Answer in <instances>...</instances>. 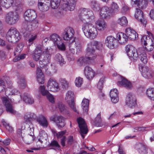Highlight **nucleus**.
<instances>
[{"instance_id": "nucleus-50", "label": "nucleus", "mask_w": 154, "mask_h": 154, "mask_svg": "<svg viewBox=\"0 0 154 154\" xmlns=\"http://www.w3.org/2000/svg\"><path fill=\"white\" fill-rule=\"evenodd\" d=\"M50 146L54 147V149L55 150H60V145L58 142L55 140H54L51 142L50 144Z\"/></svg>"}, {"instance_id": "nucleus-6", "label": "nucleus", "mask_w": 154, "mask_h": 154, "mask_svg": "<svg viewBox=\"0 0 154 154\" xmlns=\"http://www.w3.org/2000/svg\"><path fill=\"white\" fill-rule=\"evenodd\" d=\"M94 56L87 49L85 57H82L79 58L77 60V63L80 66L90 63L96 59Z\"/></svg>"}, {"instance_id": "nucleus-4", "label": "nucleus", "mask_w": 154, "mask_h": 154, "mask_svg": "<svg viewBox=\"0 0 154 154\" xmlns=\"http://www.w3.org/2000/svg\"><path fill=\"white\" fill-rule=\"evenodd\" d=\"M6 38L9 42L15 43L20 39V35L19 32L14 27H11L7 32Z\"/></svg>"}, {"instance_id": "nucleus-44", "label": "nucleus", "mask_w": 154, "mask_h": 154, "mask_svg": "<svg viewBox=\"0 0 154 154\" xmlns=\"http://www.w3.org/2000/svg\"><path fill=\"white\" fill-rule=\"evenodd\" d=\"M146 94L150 99L154 100V90L153 88H150L147 89Z\"/></svg>"}, {"instance_id": "nucleus-49", "label": "nucleus", "mask_w": 154, "mask_h": 154, "mask_svg": "<svg viewBox=\"0 0 154 154\" xmlns=\"http://www.w3.org/2000/svg\"><path fill=\"white\" fill-rule=\"evenodd\" d=\"M95 125L97 127H101L102 124L101 123V114L100 113H99L97 115V117L95 119Z\"/></svg>"}, {"instance_id": "nucleus-53", "label": "nucleus", "mask_w": 154, "mask_h": 154, "mask_svg": "<svg viewBox=\"0 0 154 154\" xmlns=\"http://www.w3.org/2000/svg\"><path fill=\"white\" fill-rule=\"evenodd\" d=\"M6 89V84L4 81L0 79V93L5 91Z\"/></svg>"}, {"instance_id": "nucleus-40", "label": "nucleus", "mask_w": 154, "mask_h": 154, "mask_svg": "<svg viewBox=\"0 0 154 154\" xmlns=\"http://www.w3.org/2000/svg\"><path fill=\"white\" fill-rule=\"evenodd\" d=\"M147 33L149 36L150 38L151 39V40L152 42L151 44L149 46H148L147 47H145V49L146 50L148 51H150L153 50V46L154 41V36L153 34L149 31H147Z\"/></svg>"}, {"instance_id": "nucleus-9", "label": "nucleus", "mask_w": 154, "mask_h": 154, "mask_svg": "<svg viewBox=\"0 0 154 154\" xmlns=\"http://www.w3.org/2000/svg\"><path fill=\"white\" fill-rule=\"evenodd\" d=\"M50 40L53 41L55 46H57L59 49L64 51L65 47L60 37L57 34H52L49 38Z\"/></svg>"}, {"instance_id": "nucleus-19", "label": "nucleus", "mask_w": 154, "mask_h": 154, "mask_svg": "<svg viewBox=\"0 0 154 154\" xmlns=\"http://www.w3.org/2000/svg\"><path fill=\"white\" fill-rule=\"evenodd\" d=\"M113 15V13L109 8L107 7H102L100 11V15L103 19H108Z\"/></svg>"}, {"instance_id": "nucleus-26", "label": "nucleus", "mask_w": 154, "mask_h": 154, "mask_svg": "<svg viewBox=\"0 0 154 154\" xmlns=\"http://www.w3.org/2000/svg\"><path fill=\"white\" fill-rule=\"evenodd\" d=\"M135 148L141 154H147L148 153V148L147 146L142 143H137L135 145Z\"/></svg>"}, {"instance_id": "nucleus-36", "label": "nucleus", "mask_w": 154, "mask_h": 154, "mask_svg": "<svg viewBox=\"0 0 154 154\" xmlns=\"http://www.w3.org/2000/svg\"><path fill=\"white\" fill-rule=\"evenodd\" d=\"M37 121L40 125L44 127L47 128L48 126V122L45 117L41 115L37 119Z\"/></svg>"}, {"instance_id": "nucleus-64", "label": "nucleus", "mask_w": 154, "mask_h": 154, "mask_svg": "<svg viewBox=\"0 0 154 154\" xmlns=\"http://www.w3.org/2000/svg\"><path fill=\"white\" fill-rule=\"evenodd\" d=\"M129 10V8L128 6L124 5L122 8V11L123 13H125L127 12Z\"/></svg>"}, {"instance_id": "nucleus-63", "label": "nucleus", "mask_w": 154, "mask_h": 154, "mask_svg": "<svg viewBox=\"0 0 154 154\" xmlns=\"http://www.w3.org/2000/svg\"><path fill=\"white\" fill-rule=\"evenodd\" d=\"M10 88L11 92L12 93H13V95H14L19 93V92L17 90H16L13 88Z\"/></svg>"}, {"instance_id": "nucleus-56", "label": "nucleus", "mask_w": 154, "mask_h": 154, "mask_svg": "<svg viewBox=\"0 0 154 154\" xmlns=\"http://www.w3.org/2000/svg\"><path fill=\"white\" fill-rule=\"evenodd\" d=\"M91 6L93 8L94 10L95 11L99 10L100 8L99 5L97 2L94 0L92 1L91 3Z\"/></svg>"}, {"instance_id": "nucleus-39", "label": "nucleus", "mask_w": 154, "mask_h": 154, "mask_svg": "<svg viewBox=\"0 0 154 154\" xmlns=\"http://www.w3.org/2000/svg\"><path fill=\"white\" fill-rule=\"evenodd\" d=\"M89 103V100L88 99L85 98L83 99L81 103V105L84 112L86 113L87 112L88 109Z\"/></svg>"}, {"instance_id": "nucleus-52", "label": "nucleus", "mask_w": 154, "mask_h": 154, "mask_svg": "<svg viewBox=\"0 0 154 154\" xmlns=\"http://www.w3.org/2000/svg\"><path fill=\"white\" fill-rule=\"evenodd\" d=\"M46 136L47 135L44 131H41L39 133L40 137L38 140L40 141L41 143H42L44 140L45 139Z\"/></svg>"}, {"instance_id": "nucleus-54", "label": "nucleus", "mask_w": 154, "mask_h": 154, "mask_svg": "<svg viewBox=\"0 0 154 154\" xmlns=\"http://www.w3.org/2000/svg\"><path fill=\"white\" fill-rule=\"evenodd\" d=\"M37 37V35L36 34H29L28 36V41L29 43L32 44L36 38Z\"/></svg>"}, {"instance_id": "nucleus-13", "label": "nucleus", "mask_w": 154, "mask_h": 154, "mask_svg": "<svg viewBox=\"0 0 154 154\" xmlns=\"http://www.w3.org/2000/svg\"><path fill=\"white\" fill-rule=\"evenodd\" d=\"M43 53L45 54L42 61H40L39 63L42 66H40L41 67H42L43 69H45V71L47 72L48 70L47 65L50 63L51 55L48 51V48H47L45 51H44Z\"/></svg>"}, {"instance_id": "nucleus-17", "label": "nucleus", "mask_w": 154, "mask_h": 154, "mask_svg": "<svg viewBox=\"0 0 154 154\" xmlns=\"http://www.w3.org/2000/svg\"><path fill=\"white\" fill-rule=\"evenodd\" d=\"M74 34V31L73 29L70 27H68L64 30L62 33V37L64 40H70L72 38Z\"/></svg>"}, {"instance_id": "nucleus-51", "label": "nucleus", "mask_w": 154, "mask_h": 154, "mask_svg": "<svg viewBox=\"0 0 154 154\" xmlns=\"http://www.w3.org/2000/svg\"><path fill=\"white\" fill-rule=\"evenodd\" d=\"M40 92L43 96H46L49 93V91L46 90L44 85H41L39 88Z\"/></svg>"}, {"instance_id": "nucleus-61", "label": "nucleus", "mask_w": 154, "mask_h": 154, "mask_svg": "<svg viewBox=\"0 0 154 154\" xmlns=\"http://www.w3.org/2000/svg\"><path fill=\"white\" fill-rule=\"evenodd\" d=\"M5 94L7 97H6L9 98L8 97V96L10 95H13V93H12L11 92V90L10 88H6L5 90Z\"/></svg>"}, {"instance_id": "nucleus-30", "label": "nucleus", "mask_w": 154, "mask_h": 154, "mask_svg": "<svg viewBox=\"0 0 154 154\" xmlns=\"http://www.w3.org/2000/svg\"><path fill=\"white\" fill-rule=\"evenodd\" d=\"M96 26L100 31H103L106 29L107 24L106 22L103 19L98 20L96 21Z\"/></svg>"}, {"instance_id": "nucleus-16", "label": "nucleus", "mask_w": 154, "mask_h": 154, "mask_svg": "<svg viewBox=\"0 0 154 154\" xmlns=\"http://www.w3.org/2000/svg\"><path fill=\"white\" fill-rule=\"evenodd\" d=\"M77 121L80 130V134L82 138H84L85 136L84 134H86L88 132L87 126L84 120L81 118H79L77 119Z\"/></svg>"}, {"instance_id": "nucleus-22", "label": "nucleus", "mask_w": 154, "mask_h": 154, "mask_svg": "<svg viewBox=\"0 0 154 154\" xmlns=\"http://www.w3.org/2000/svg\"><path fill=\"white\" fill-rule=\"evenodd\" d=\"M42 46L41 45L37 46L32 54V58L36 61H38L40 58L43 53Z\"/></svg>"}, {"instance_id": "nucleus-37", "label": "nucleus", "mask_w": 154, "mask_h": 154, "mask_svg": "<svg viewBox=\"0 0 154 154\" xmlns=\"http://www.w3.org/2000/svg\"><path fill=\"white\" fill-rule=\"evenodd\" d=\"M0 4L2 6L8 8L14 3V0H0Z\"/></svg>"}, {"instance_id": "nucleus-38", "label": "nucleus", "mask_w": 154, "mask_h": 154, "mask_svg": "<svg viewBox=\"0 0 154 154\" xmlns=\"http://www.w3.org/2000/svg\"><path fill=\"white\" fill-rule=\"evenodd\" d=\"M73 43L72 44H71L70 45L69 48H70V49L71 50L72 49H73V51H72V52L73 53H74L75 52V50H76V51L78 52V51H80V50L82 48V45L81 43V42L79 41H76L75 42V48H72V45L73 44Z\"/></svg>"}, {"instance_id": "nucleus-34", "label": "nucleus", "mask_w": 154, "mask_h": 154, "mask_svg": "<svg viewBox=\"0 0 154 154\" xmlns=\"http://www.w3.org/2000/svg\"><path fill=\"white\" fill-rule=\"evenodd\" d=\"M116 41L121 44L126 42L128 40L126 35L122 32H119L116 35Z\"/></svg>"}, {"instance_id": "nucleus-23", "label": "nucleus", "mask_w": 154, "mask_h": 154, "mask_svg": "<svg viewBox=\"0 0 154 154\" xmlns=\"http://www.w3.org/2000/svg\"><path fill=\"white\" fill-rule=\"evenodd\" d=\"M50 3V0H38V6L41 10L46 11L48 9Z\"/></svg>"}, {"instance_id": "nucleus-29", "label": "nucleus", "mask_w": 154, "mask_h": 154, "mask_svg": "<svg viewBox=\"0 0 154 154\" xmlns=\"http://www.w3.org/2000/svg\"><path fill=\"white\" fill-rule=\"evenodd\" d=\"M146 0H131V4L133 5H136L140 8L142 9L146 8L148 2Z\"/></svg>"}, {"instance_id": "nucleus-62", "label": "nucleus", "mask_w": 154, "mask_h": 154, "mask_svg": "<svg viewBox=\"0 0 154 154\" xmlns=\"http://www.w3.org/2000/svg\"><path fill=\"white\" fill-rule=\"evenodd\" d=\"M22 129H18L17 131V135L19 137H21L23 140L24 137L22 135Z\"/></svg>"}, {"instance_id": "nucleus-7", "label": "nucleus", "mask_w": 154, "mask_h": 154, "mask_svg": "<svg viewBox=\"0 0 154 154\" xmlns=\"http://www.w3.org/2000/svg\"><path fill=\"white\" fill-rule=\"evenodd\" d=\"M2 101L5 107L6 110L8 112L15 114L16 111L14 109V107L11 103L12 99L5 97H2L1 98Z\"/></svg>"}, {"instance_id": "nucleus-21", "label": "nucleus", "mask_w": 154, "mask_h": 154, "mask_svg": "<svg viewBox=\"0 0 154 154\" xmlns=\"http://www.w3.org/2000/svg\"><path fill=\"white\" fill-rule=\"evenodd\" d=\"M134 14V17L136 19L140 21L145 27L146 23V21L144 18V15L142 11L140 9L136 8Z\"/></svg>"}, {"instance_id": "nucleus-8", "label": "nucleus", "mask_w": 154, "mask_h": 154, "mask_svg": "<svg viewBox=\"0 0 154 154\" xmlns=\"http://www.w3.org/2000/svg\"><path fill=\"white\" fill-rule=\"evenodd\" d=\"M103 45L102 42L96 41H93L88 44L87 49L92 54L94 55L96 58V55L95 53V50L94 47H95L99 50H101L103 48Z\"/></svg>"}, {"instance_id": "nucleus-25", "label": "nucleus", "mask_w": 154, "mask_h": 154, "mask_svg": "<svg viewBox=\"0 0 154 154\" xmlns=\"http://www.w3.org/2000/svg\"><path fill=\"white\" fill-rule=\"evenodd\" d=\"M116 42V38L112 36H109L106 38L105 44L109 48L112 49L114 48Z\"/></svg>"}, {"instance_id": "nucleus-45", "label": "nucleus", "mask_w": 154, "mask_h": 154, "mask_svg": "<svg viewBox=\"0 0 154 154\" xmlns=\"http://www.w3.org/2000/svg\"><path fill=\"white\" fill-rule=\"evenodd\" d=\"M54 59L56 61L58 62L60 65H62L64 63V59L60 54H57L55 55Z\"/></svg>"}, {"instance_id": "nucleus-3", "label": "nucleus", "mask_w": 154, "mask_h": 154, "mask_svg": "<svg viewBox=\"0 0 154 154\" xmlns=\"http://www.w3.org/2000/svg\"><path fill=\"white\" fill-rule=\"evenodd\" d=\"M85 35L90 39H94L97 36V30L92 24L86 23L84 24L82 28Z\"/></svg>"}, {"instance_id": "nucleus-31", "label": "nucleus", "mask_w": 154, "mask_h": 154, "mask_svg": "<svg viewBox=\"0 0 154 154\" xmlns=\"http://www.w3.org/2000/svg\"><path fill=\"white\" fill-rule=\"evenodd\" d=\"M110 96L111 101L114 103H117L119 101L118 92L116 89H112L110 92Z\"/></svg>"}, {"instance_id": "nucleus-35", "label": "nucleus", "mask_w": 154, "mask_h": 154, "mask_svg": "<svg viewBox=\"0 0 154 154\" xmlns=\"http://www.w3.org/2000/svg\"><path fill=\"white\" fill-rule=\"evenodd\" d=\"M56 106V108L58 109L61 112L67 113H68L67 107L61 102H58L57 103Z\"/></svg>"}, {"instance_id": "nucleus-14", "label": "nucleus", "mask_w": 154, "mask_h": 154, "mask_svg": "<svg viewBox=\"0 0 154 154\" xmlns=\"http://www.w3.org/2000/svg\"><path fill=\"white\" fill-rule=\"evenodd\" d=\"M77 0H63L62 8L66 11H72L75 8Z\"/></svg>"}, {"instance_id": "nucleus-20", "label": "nucleus", "mask_w": 154, "mask_h": 154, "mask_svg": "<svg viewBox=\"0 0 154 154\" xmlns=\"http://www.w3.org/2000/svg\"><path fill=\"white\" fill-rule=\"evenodd\" d=\"M126 104L131 108L134 107L136 104V99L134 96L131 93L127 96L126 100Z\"/></svg>"}, {"instance_id": "nucleus-41", "label": "nucleus", "mask_w": 154, "mask_h": 154, "mask_svg": "<svg viewBox=\"0 0 154 154\" xmlns=\"http://www.w3.org/2000/svg\"><path fill=\"white\" fill-rule=\"evenodd\" d=\"M117 22L121 26H127L128 23L127 19L125 16L119 18L117 20Z\"/></svg>"}, {"instance_id": "nucleus-33", "label": "nucleus", "mask_w": 154, "mask_h": 154, "mask_svg": "<svg viewBox=\"0 0 154 154\" xmlns=\"http://www.w3.org/2000/svg\"><path fill=\"white\" fill-rule=\"evenodd\" d=\"M36 75L38 82L41 84H44L45 81L44 75L42 69L39 67L37 68Z\"/></svg>"}, {"instance_id": "nucleus-1", "label": "nucleus", "mask_w": 154, "mask_h": 154, "mask_svg": "<svg viewBox=\"0 0 154 154\" xmlns=\"http://www.w3.org/2000/svg\"><path fill=\"white\" fill-rule=\"evenodd\" d=\"M125 48L126 53L129 57L135 60L139 57L140 60L143 63H147V60L144 48H140L137 51L134 47L128 45L126 46Z\"/></svg>"}, {"instance_id": "nucleus-18", "label": "nucleus", "mask_w": 154, "mask_h": 154, "mask_svg": "<svg viewBox=\"0 0 154 154\" xmlns=\"http://www.w3.org/2000/svg\"><path fill=\"white\" fill-rule=\"evenodd\" d=\"M51 131L54 136H56L58 139L61 138V145L64 146H65V142L66 140V137L64 135L66 132V130L63 131L58 133L55 129H52Z\"/></svg>"}, {"instance_id": "nucleus-43", "label": "nucleus", "mask_w": 154, "mask_h": 154, "mask_svg": "<svg viewBox=\"0 0 154 154\" xmlns=\"http://www.w3.org/2000/svg\"><path fill=\"white\" fill-rule=\"evenodd\" d=\"M29 134L23 140L27 144H30L32 142L35 138L34 135H32V134Z\"/></svg>"}, {"instance_id": "nucleus-59", "label": "nucleus", "mask_w": 154, "mask_h": 154, "mask_svg": "<svg viewBox=\"0 0 154 154\" xmlns=\"http://www.w3.org/2000/svg\"><path fill=\"white\" fill-rule=\"evenodd\" d=\"M148 39L146 35H143L141 39V43L142 44L145 46L147 45L148 42Z\"/></svg>"}, {"instance_id": "nucleus-55", "label": "nucleus", "mask_w": 154, "mask_h": 154, "mask_svg": "<svg viewBox=\"0 0 154 154\" xmlns=\"http://www.w3.org/2000/svg\"><path fill=\"white\" fill-rule=\"evenodd\" d=\"M62 87L63 89H66L68 87V83L67 81L64 79H60Z\"/></svg>"}, {"instance_id": "nucleus-27", "label": "nucleus", "mask_w": 154, "mask_h": 154, "mask_svg": "<svg viewBox=\"0 0 154 154\" xmlns=\"http://www.w3.org/2000/svg\"><path fill=\"white\" fill-rule=\"evenodd\" d=\"M84 74L87 78L90 80L94 77L95 72L91 67L87 66L85 68Z\"/></svg>"}, {"instance_id": "nucleus-48", "label": "nucleus", "mask_w": 154, "mask_h": 154, "mask_svg": "<svg viewBox=\"0 0 154 154\" xmlns=\"http://www.w3.org/2000/svg\"><path fill=\"white\" fill-rule=\"evenodd\" d=\"M18 83L20 87L23 88L26 85L25 79L23 77H20L18 78Z\"/></svg>"}, {"instance_id": "nucleus-10", "label": "nucleus", "mask_w": 154, "mask_h": 154, "mask_svg": "<svg viewBox=\"0 0 154 154\" xmlns=\"http://www.w3.org/2000/svg\"><path fill=\"white\" fill-rule=\"evenodd\" d=\"M79 16L81 20L83 21L89 19L93 15L92 11L89 9L85 8H81L78 11Z\"/></svg>"}, {"instance_id": "nucleus-60", "label": "nucleus", "mask_w": 154, "mask_h": 154, "mask_svg": "<svg viewBox=\"0 0 154 154\" xmlns=\"http://www.w3.org/2000/svg\"><path fill=\"white\" fill-rule=\"evenodd\" d=\"M46 96L49 102L52 103H54V98L52 94L49 93Z\"/></svg>"}, {"instance_id": "nucleus-58", "label": "nucleus", "mask_w": 154, "mask_h": 154, "mask_svg": "<svg viewBox=\"0 0 154 154\" xmlns=\"http://www.w3.org/2000/svg\"><path fill=\"white\" fill-rule=\"evenodd\" d=\"M104 81V78H102L100 79L97 85V88L100 90H101L103 88V83Z\"/></svg>"}, {"instance_id": "nucleus-11", "label": "nucleus", "mask_w": 154, "mask_h": 154, "mask_svg": "<svg viewBox=\"0 0 154 154\" xmlns=\"http://www.w3.org/2000/svg\"><path fill=\"white\" fill-rule=\"evenodd\" d=\"M74 97L73 93L71 91H68L66 94L65 100L68 103L69 106L75 112H78L74 101Z\"/></svg>"}, {"instance_id": "nucleus-47", "label": "nucleus", "mask_w": 154, "mask_h": 154, "mask_svg": "<svg viewBox=\"0 0 154 154\" xmlns=\"http://www.w3.org/2000/svg\"><path fill=\"white\" fill-rule=\"evenodd\" d=\"M111 8L112 13L118 12L119 10V7L118 5L114 2L111 4Z\"/></svg>"}, {"instance_id": "nucleus-57", "label": "nucleus", "mask_w": 154, "mask_h": 154, "mask_svg": "<svg viewBox=\"0 0 154 154\" xmlns=\"http://www.w3.org/2000/svg\"><path fill=\"white\" fill-rule=\"evenodd\" d=\"M83 82V79L80 77L76 78L75 80V85L76 86L80 87L82 84Z\"/></svg>"}, {"instance_id": "nucleus-46", "label": "nucleus", "mask_w": 154, "mask_h": 154, "mask_svg": "<svg viewBox=\"0 0 154 154\" xmlns=\"http://www.w3.org/2000/svg\"><path fill=\"white\" fill-rule=\"evenodd\" d=\"M61 0H52L51 2V7L52 8L56 9L59 6Z\"/></svg>"}, {"instance_id": "nucleus-32", "label": "nucleus", "mask_w": 154, "mask_h": 154, "mask_svg": "<svg viewBox=\"0 0 154 154\" xmlns=\"http://www.w3.org/2000/svg\"><path fill=\"white\" fill-rule=\"evenodd\" d=\"M117 84L119 86H122L128 89H131L132 87L131 83L125 78H122L121 81H119Z\"/></svg>"}, {"instance_id": "nucleus-28", "label": "nucleus", "mask_w": 154, "mask_h": 154, "mask_svg": "<svg viewBox=\"0 0 154 154\" xmlns=\"http://www.w3.org/2000/svg\"><path fill=\"white\" fill-rule=\"evenodd\" d=\"M125 32L128 38L131 40H135L138 37L137 33L131 28H127L125 30Z\"/></svg>"}, {"instance_id": "nucleus-12", "label": "nucleus", "mask_w": 154, "mask_h": 154, "mask_svg": "<svg viewBox=\"0 0 154 154\" xmlns=\"http://www.w3.org/2000/svg\"><path fill=\"white\" fill-rule=\"evenodd\" d=\"M50 120L55 123L58 128H63L66 125L65 118L62 116L54 115L50 117Z\"/></svg>"}, {"instance_id": "nucleus-2", "label": "nucleus", "mask_w": 154, "mask_h": 154, "mask_svg": "<svg viewBox=\"0 0 154 154\" xmlns=\"http://www.w3.org/2000/svg\"><path fill=\"white\" fill-rule=\"evenodd\" d=\"M36 17L35 11L32 10H28L24 13L23 17L25 21L23 23V28L26 30L30 31L32 30V25L31 24L32 22V24H35V26H37L38 24V21L34 20Z\"/></svg>"}, {"instance_id": "nucleus-5", "label": "nucleus", "mask_w": 154, "mask_h": 154, "mask_svg": "<svg viewBox=\"0 0 154 154\" xmlns=\"http://www.w3.org/2000/svg\"><path fill=\"white\" fill-rule=\"evenodd\" d=\"M19 19V15L17 12H10L6 15L5 21L8 24L12 25L16 23Z\"/></svg>"}, {"instance_id": "nucleus-42", "label": "nucleus", "mask_w": 154, "mask_h": 154, "mask_svg": "<svg viewBox=\"0 0 154 154\" xmlns=\"http://www.w3.org/2000/svg\"><path fill=\"white\" fill-rule=\"evenodd\" d=\"M23 100L24 102L32 104L34 102L33 99L27 94H23Z\"/></svg>"}, {"instance_id": "nucleus-15", "label": "nucleus", "mask_w": 154, "mask_h": 154, "mask_svg": "<svg viewBox=\"0 0 154 154\" xmlns=\"http://www.w3.org/2000/svg\"><path fill=\"white\" fill-rule=\"evenodd\" d=\"M47 87L49 91L52 92H56L60 90L58 84L53 78L50 79L48 82Z\"/></svg>"}, {"instance_id": "nucleus-24", "label": "nucleus", "mask_w": 154, "mask_h": 154, "mask_svg": "<svg viewBox=\"0 0 154 154\" xmlns=\"http://www.w3.org/2000/svg\"><path fill=\"white\" fill-rule=\"evenodd\" d=\"M139 69L141 72V74L144 78L146 79H150L152 77V72L151 70L146 66H140Z\"/></svg>"}]
</instances>
